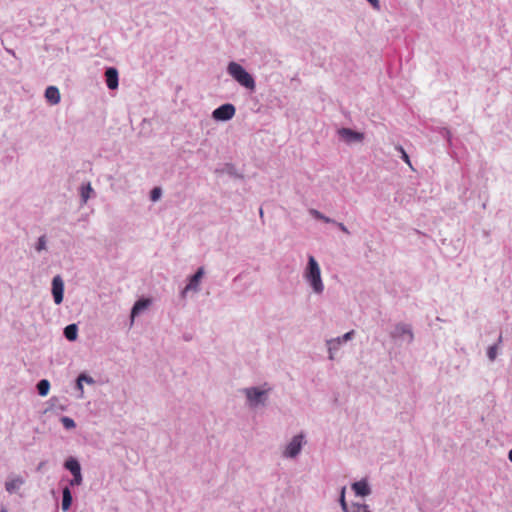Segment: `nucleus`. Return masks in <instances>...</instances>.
Returning a JSON list of instances; mask_svg holds the SVG:
<instances>
[{"label":"nucleus","mask_w":512,"mask_h":512,"mask_svg":"<svg viewBox=\"0 0 512 512\" xmlns=\"http://www.w3.org/2000/svg\"><path fill=\"white\" fill-rule=\"evenodd\" d=\"M304 276L313 288L314 292L321 293L323 291L324 286L321 280L320 267L313 256H310L308 259V266Z\"/></svg>","instance_id":"nucleus-1"},{"label":"nucleus","mask_w":512,"mask_h":512,"mask_svg":"<svg viewBox=\"0 0 512 512\" xmlns=\"http://www.w3.org/2000/svg\"><path fill=\"white\" fill-rule=\"evenodd\" d=\"M228 73L242 86L247 89H255V81L253 77L238 63L230 62L228 65Z\"/></svg>","instance_id":"nucleus-2"},{"label":"nucleus","mask_w":512,"mask_h":512,"mask_svg":"<svg viewBox=\"0 0 512 512\" xmlns=\"http://www.w3.org/2000/svg\"><path fill=\"white\" fill-rule=\"evenodd\" d=\"M236 109L232 104H223L220 107L216 108L212 116L215 120L219 121H227L234 117Z\"/></svg>","instance_id":"nucleus-3"},{"label":"nucleus","mask_w":512,"mask_h":512,"mask_svg":"<svg viewBox=\"0 0 512 512\" xmlns=\"http://www.w3.org/2000/svg\"><path fill=\"white\" fill-rule=\"evenodd\" d=\"M338 134L342 140L346 143L362 142L364 134L361 132L354 131L350 128H341L338 130Z\"/></svg>","instance_id":"nucleus-4"},{"label":"nucleus","mask_w":512,"mask_h":512,"mask_svg":"<svg viewBox=\"0 0 512 512\" xmlns=\"http://www.w3.org/2000/svg\"><path fill=\"white\" fill-rule=\"evenodd\" d=\"M64 283L60 276H55L52 281V294L56 304L63 301Z\"/></svg>","instance_id":"nucleus-5"},{"label":"nucleus","mask_w":512,"mask_h":512,"mask_svg":"<svg viewBox=\"0 0 512 512\" xmlns=\"http://www.w3.org/2000/svg\"><path fill=\"white\" fill-rule=\"evenodd\" d=\"M302 438V435H297L291 440L284 452L285 456L295 457L300 452L302 447Z\"/></svg>","instance_id":"nucleus-6"},{"label":"nucleus","mask_w":512,"mask_h":512,"mask_svg":"<svg viewBox=\"0 0 512 512\" xmlns=\"http://www.w3.org/2000/svg\"><path fill=\"white\" fill-rule=\"evenodd\" d=\"M245 393L250 405L252 406H256L257 404L261 403L262 398L265 395V391L259 390L257 388L245 389Z\"/></svg>","instance_id":"nucleus-7"},{"label":"nucleus","mask_w":512,"mask_h":512,"mask_svg":"<svg viewBox=\"0 0 512 512\" xmlns=\"http://www.w3.org/2000/svg\"><path fill=\"white\" fill-rule=\"evenodd\" d=\"M204 275V269L201 267L197 270V272L190 278L188 285L185 287L183 294H186L188 291L193 290L196 291L198 289L199 283Z\"/></svg>","instance_id":"nucleus-8"},{"label":"nucleus","mask_w":512,"mask_h":512,"mask_svg":"<svg viewBox=\"0 0 512 512\" xmlns=\"http://www.w3.org/2000/svg\"><path fill=\"white\" fill-rule=\"evenodd\" d=\"M106 83L109 89L114 90L118 87V71L110 67L105 72Z\"/></svg>","instance_id":"nucleus-9"},{"label":"nucleus","mask_w":512,"mask_h":512,"mask_svg":"<svg viewBox=\"0 0 512 512\" xmlns=\"http://www.w3.org/2000/svg\"><path fill=\"white\" fill-rule=\"evenodd\" d=\"M45 98L52 105L58 104L61 99L59 89L55 86L47 87L45 91Z\"/></svg>","instance_id":"nucleus-10"},{"label":"nucleus","mask_w":512,"mask_h":512,"mask_svg":"<svg viewBox=\"0 0 512 512\" xmlns=\"http://www.w3.org/2000/svg\"><path fill=\"white\" fill-rule=\"evenodd\" d=\"M352 489L358 496H367L371 493L368 483L365 480H361L352 484Z\"/></svg>","instance_id":"nucleus-11"},{"label":"nucleus","mask_w":512,"mask_h":512,"mask_svg":"<svg viewBox=\"0 0 512 512\" xmlns=\"http://www.w3.org/2000/svg\"><path fill=\"white\" fill-rule=\"evenodd\" d=\"M150 304V300L149 299H141V300H138L133 308H132V311H131V318L132 320L134 319V317L136 315H138L141 311H143L144 309H146Z\"/></svg>","instance_id":"nucleus-12"},{"label":"nucleus","mask_w":512,"mask_h":512,"mask_svg":"<svg viewBox=\"0 0 512 512\" xmlns=\"http://www.w3.org/2000/svg\"><path fill=\"white\" fill-rule=\"evenodd\" d=\"M65 468L68 469L72 475L81 473V467L79 462L74 458H69L64 464Z\"/></svg>","instance_id":"nucleus-13"},{"label":"nucleus","mask_w":512,"mask_h":512,"mask_svg":"<svg viewBox=\"0 0 512 512\" xmlns=\"http://www.w3.org/2000/svg\"><path fill=\"white\" fill-rule=\"evenodd\" d=\"M77 332H78V328H77L76 324H70V325L66 326L64 329V335L70 341L76 340Z\"/></svg>","instance_id":"nucleus-14"},{"label":"nucleus","mask_w":512,"mask_h":512,"mask_svg":"<svg viewBox=\"0 0 512 512\" xmlns=\"http://www.w3.org/2000/svg\"><path fill=\"white\" fill-rule=\"evenodd\" d=\"M72 503L71 492L68 487L63 489V498H62V509L67 511Z\"/></svg>","instance_id":"nucleus-15"},{"label":"nucleus","mask_w":512,"mask_h":512,"mask_svg":"<svg viewBox=\"0 0 512 512\" xmlns=\"http://www.w3.org/2000/svg\"><path fill=\"white\" fill-rule=\"evenodd\" d=\"M23 484V480L21 478H15V479H12L8 482H6V490L9 492V493H12L14 491H16L17 489H19V487Z\"/></svg>","instance_id":"nucleus-16"},{"label":"nucleus","mask_w":512,"mask_h":512,"mask_svg":"<svg viewBox=\"0 0 512 512\" xmlns=\"http://www.w3.org/2000/svg\"><path fill=\"white\" fill-rule=\"evenodd\" d=\"M38 393L41 396H46L50 390V383L48 380L43 379L37 384Z\"/></svg>","instance_id":"nucleus-17"},{"label":"nucleus","mask_w":512,"mask_h":512,"mask_svg":"<svg viewBox=\"0 0 512 512\" xmlns=\"http://www.w3.org/2000/svg\"><path fill=\"white\" fill-rule=\"evenodd\" d=\"M353 334H354V331L352 330L350 332H347L342 338L339 337V338H337L335 340L329 341V345H330L329 350L331 351L332 345L340 344L342 341H347V340L351 339Z\"/></svg>","instance_id":"nucleus-18"},{"label":"nucleus","mask_w":512,"mask_h":512,"mask_svg":"<svg viewBox=\"0 0 512 512\" xmlns=\"http://www.w3.org/2000/svg\"><path fill=\"white\" fill-rule=\"evenodd\" d=\"M351 512H371L366 504L354 503Z\"/></svg>","instance_id":"nucleus-19"},{"label":"nucleus","mask_w":512,"mask_h":512,"mask_svg":"<svg viewBox=\"0 0 512 512\" xmlns=\"http://www.w3.org/2000/svg\"><path fill=\"white\" fill-rule=\"evenodd\" d=\"M498 347L497 345H492L487 349V356L489 360L494 361L497 357Z\"/></svg>","instance_id":"nucleus-20"},{"label":"nucleus","mask_w":512,"mask_h":512,"mask_svg":"<svg viewBox=\"0 0 512 512\" xmlns=\"http://www.w3.org/2000/svg\"><path fill=\"white\" fill-rule=\"evenodd\" d=\"M61 422L66 429H72L75 427V422L69 417H62Z\"/></svg>","instance_id":"nucleus-21"},{"label":"nucleus","mask_w":512,"mask_h":512,"mask_svg":"<svg viewBox=\"0 0 512 512\" xmlns=\"http://www.w3.org/2000/svg\"><path fill=\"white\" fill-rule=\"evenodd\" d=\"M92 191V187L90 184H88L86 187L82 188L81 196L83 199V202H87L89 198V193Z\"/></svg>","instance_id":"nucleus-22"},{"label":"nucleus","mask_w":512,"mask_h":512,"mask_svg":"<svg viewBox=\"0 0 512 512\" xmlns=\"http://www.w3.org/2000/svg\"><path fill=\"white\" fill-rule=\"evenodd\" d=\"M340 504H341V507H342L343 511L349 512L348 511V506H347V503H346V500H345V487H343L342 490H341Z\"/></svg>","instance_id":"nucleus-23"},{"label":"nucleus","mask_w":512,"mask_h":512,"mask_svg":"<svg viewBox=\"0 0 512 512\" xmlns=\"http://www.w3.org/2000/svg\"><path fill=\"white\" fill-rule=\"evenodd\" d=\"M162 191L159 187H155L150 194L152 201H157L161 197Z\"/></svg>","instance_id":"nucleus-24"},{"label":"nucleus","mask_w":512,"mask_h":512,"mask_svg":"<svg viewBox=\"0 0 512 512\" xmlns=\"http://www.w3.org/2000/svg\"><path fill=\"white\" fill-rule=\"evenodd\" d=\"M82 483V475L81 473H77L76 475H73V479L70 481V484L72 486L74 485H80Z\"/></svg>","instance_id":"nucleus-25"},{"label":"nucleus","mask_w":512,"mask_h":512,"mask_svg":"<svg viewBox=\"0 0 512 512\" xmlns=\"http://www.w3.org/2000/svg\"><path fill=\"white\" fill-rule=\"evenodd\" d=\"M397 150H399L401 152L402 159L411 167V162H410L409 156L407 155L405 150L401 146H398Z\"/></svg>","instance_id":"nucleus-26"},{"label":"nucleus","mask_w":512,"mask_h":512,"mask_svg":"<svg viewBox=\"0 0 512 512\" xmlns=\"http://www.w3.org/2000/svg\"><path fill=\"white\" fill-rule=\"evenodd\" d=\"M311 213L318 219H321L327 223L331 222V220L328 218V217H325L324 215H322L319 211L317 210H312Z\"/></svg>","instance_id":"nucleus-27"},{"label":"nucleus","mask_w":512,"mask_h":512,"mask_svg":"<svg viewBox=\"0 0 512 512\" xmlns=\"http://www.w3.org/2000/svg\"><path fill=\"white\" fill-rule=\"evenodd\" d=\"M36 248H37L38 251L44 250L46 248V240H45L44 236H41L39 238L38 244H37Z\"/></svg>","instance_id":"nucleus-28"},{"label":"nucleus","mask_w":512,"mask_h":512,"mask_svg":"<svg viewBox=\"0 0 512 512\" xmlns=\"http://www.w3.org/2000/svg\"><path fill=\"white\" fill-rule=\"evenodd\" d=\"M82 380H86L87 382H92V379H91V378H87L86 376L81 375V376H79L78 381H77V382H78V386H79L80 388H82V386H81V381H82Z\"/></svg>","instance_id":"nucleus-29"},{"label":"nucleus","mask_w":512,"mask_h":512,"mask_svg":"<svg viewBox=\"0 0 512 512\" xmlns=\"http://www.w3.org/2000/svg\"><path fill=\"white\" fill-rule=\"evenodd\" d=\"M367 1L370 2L375 9L378 10L380 8V4H379L378 0H367Z\"/></svg>","instance_id":"nucleus-30"},{"label":"nucleus","mask_w":512,"mask_h":512,"mask_svg":"<svg viewBox=\"0 0 512 512\" xmlns=\"http://www.w3.org/2000/svg\"><path fill=\"white\" fill-rule=\"evenodd\" d=\"M337 225H338V227L340 228L341 231H343L346 234H349V230L347 229V227L343 223H338Z\"/></svg>","instance_id":"nucleus-31"},{"label":"nucleus","mask_w":512,"mask_h":512,"mask_svg":"<svg viewBox=\"0 0 512 512\" xmlns=\"http://www.w3.org/2000/svg\"><path fill=\"white\" fill-rule=\"evenodd\" d=\"M508 458L512 462V449L508 453Z\"/></svg>","instance_id":"nucleus-32"},{"label":"nucleus","mask_w":512,"mask_h":512,"mask_svg":"<svg viewBox=\"0 0 512 512\" xmlns=\"http://www.w3.org/2000/svg\"><path fill=\"white\" fill-rule=\"evenodd\" d=\"M406 332L408 333L409 337L412 338L411 332L409 330H407Z\"/></svg>","instance_id":"nucleus-33"},{"label":"nucleus","mask_w":512,"mask_h":512,"mask_svg":"<svg viewBox=\"0 0 512 512\" xmlns=\"http://www.w3.org/2000/svg\"><path fill=\"white\" fill-rule=\"evenodd\" d=\"M260 216L262 217L263 216V210L260 209Z\"/></svg>","instance_id":"nucleus-34"},{"label":"nucleus","mask_w":512,"mask_h":512,"mask_svg":"<svg viewBox=\"0 0 512 512\" xmlns=\"http://www.w3.org/2000/svg\"><path fill=\"white\" fill-rule=\"evenodd\" d=\"M0 512H6V510L5 509H0Z\"/></svg>","instance_id":"nucleus-35"}]
</instances>
